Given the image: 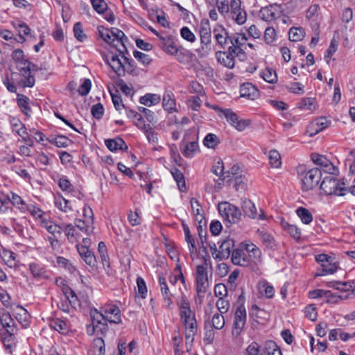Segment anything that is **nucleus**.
<instances>
[{
	"label": "nucleus",
	"mask_w": 355,
	"mask_h": 355,
	"mask_svg": "<svg viewBox=\"0 0 355 355\" xmlns=\"http://www.w3.org/2000/svg\"><path fill=\"white\" fill-rule=\"evenodd\" d=\"M180 320L184 330L185 344L187 351H190L198 327L195 312L191 310L190 302L185 295L177 300Z\"/></svg>",
	"instance_id": "nucleus-1"
},
{
	"label": "nucleus",
	"mask_w": 355,
	"mask_h": 355,
	"mask_svg": "<svg viewBox=\"0 0 355 355\" xmlns=\"http://www.w3.org/2000/svg\"><path fill=\"white\" fill-rule=\"evenodd\" d=\"M248 37L245 33H234L230 35V44L229 51L234 53L236 57L239 58L241 60H244L246 58L245 50L247 49Z\"/></svg>",
	"instance_id": "nucleus-2"
},
{
	"label": "nucleus",
	"mask_w": 355,
	"mask_h": 355,
	"mask_svg": "<svg viewBox=\"0 0 355 355\" xmlns=\"http://www.w3.org/2000/svg\"><path fill=\"white\" fill-rule=\"evenodd\" d=\"M320 189L327 195H336L342 196L345 195L347 189L345 187V182H339L332 176L325 177L321 184Z\"/></svg>",
	"instance_id": "nucleus-3"
},
{
	"label": "nucleus",
	"mask_w": 355,
	"mask_h": 355,
	"mask_svg": "<svg viewBox=\"0 0 355 355\" xmlns=\"http://www.w3.org/2000/svg\"><path fill=\"white\" fill-rule=\"evenodd\" d=\"M218 116L225 118L227 121L239 131H243L249 125L250 121L239 119L235 112L230 109L216 108Z\"/></svg>",
	"instance_id": "nucleus-4"
},
{
	"label": "nucleus",
	"mask_w": 355,
	"mask_h": 355,
	"mask_svg": "<svg viewBox=\"0 0 355 355\" xmlns=\"http://www.w3.org/2000/svg\"><path fill=\"white\" fill-rule=\"evenodd\" d=\"M196 291L198 296L206 293L209 284L207 274V263L204 262L196 266Z\"/></svg>",
	"instance_id": "nucleus-5"
},
{
	"label": "nucleus",
	"mask_w": 355,
	"mask_h": 355,
	"mask_svg": "<svg viewBox=\"0 0 355 355\" xmlns=\"http://www.w3.org/2000/svg\"><path fill=\"white\" fill-rule=\"evenodd\" d=\"M247 319L246 310L244 305H239L234 313V321L232 329V334L234 338H238L242 333Z\"/></svg>",
	"instance_id": "nucleus-6"
},
{
	"label": "nucleus",
	"mask_w": 355,
	"mask_h": 355,
	"mask_svg": "<svg viewBox=\"0 0 355 355\" xmlns=\"http://www.w3.org/2000/svg\"><path fill=\"white\" fill-rule=\"evenodd\" d=\"M321 179V171L318 168H313L302 174V189L309 191L316 187Z\"/></svg>",
	"instance_id": "nucleus-7"
},
{
	"label": "nucleus",
	"mask_w": 355,
	"mask_h": 355,
	"mask_svg": "<svg viewBox=\"0 0 355 355\" xmlns=\"http://www.w3.org/2000/svg\"><path fill=\"white\" fill-rule=\"evenodd\" d=\"M100 315L103 319L110 323L121 322V313L119 308L114 304L107 303L100 309Z\"/></svg>",
	"instance_id": "nucleus-8"
},
{
	"label": "nucleus",
	"mask_w": 355,
	"mask_h": 355,
	"mask_svg": "<svg viewBox=\"0 0 355 355\" xmlns=\"http://www.w3.org/2000/svg\"><path fill=\"white\" fill-rule=\"evenodd\" d=\"M218 209L221 216L232 223H236L241 216L239 209L227 202L219 203Z\"/></svg>",
	"instance_id": "nucleus-9"
},
{
	"label": "nucleus",
	"mask_w": 355,
	"mask_h": 355,
	"mask_svg": "<svg viewBox=\"0 0 355 355\" xmlns=\"http://www.w3.org/2000/svg\"><path fill=\"white\" fill-rule=\"evenodd\" d=\"M331 124V121L325 117H320L311 121L306 128V132L310 137H313Z\"/></svg>",
	"instance_id": "nucleus-10"
},
{
	"label": "nucleus",
	"mask_w": 355,
	"mask_h": 355,
	"mask_svg": "<svg viewBox=\"0 0 355 355\" xmlns=\"http://www.w3.org/2000/svg\"><path fill=\"white\" fill-rule=\"evenodd\" d=\"M242 207L245 214L252 218L262 220L268 219L263 209H260L258 213L255 205L250 200H243Z\"/></svg>",
	"instance_id": "nucleus-11"
},
{
	"label": "nucleus",
	"mask_w": 355,
	"mask_h": 355,
	"mask_svg": "<svg viewBox=\"0 0 355 355\" xmlns=\"http://www.w3.org/2000/svg\"><path fill=\"white\" fill-rule=\"evenodd\" d=\"M281 15L280 6L274 4L261 8L259 11V17L266 21H272Z\"/></svg>",
	"instance_id": "nucleus-12"
},
{
	"label": "nucleus",
	"mask_w": 355,
	"mask_h": 355,
	"mask_svg": "<svg viewBox=\"0 0 355 355\" xmlns=\"http://www.w3.org/2000/svg\"><path fill=\"white\" fill-rule=\"evenodd\" d=\"M218 243H220L218 253L216 254L215 258L220 260L228 259L230 256L232 248L234 247V240L227 239L223 240L221 242L219 241Z\"/></svg>",
	"instance_id": "nucleus-13"
},
{
	"label": "nucleus",
	"mask_w": 355,
	"mask_h": 355,
	"mask_svg": "<svg viewBox=\"0 0 355 355\" xmlns=\"http://www.w3.org/2000/svg\"><path fill=\"white\" fill-rule=\"evenodd\" d=\"M215 55L218 62L221 65L229 69L234 68L235 65L234 53L228 50L227 51H216Z\"/></svg>",
	"instance_id": "nucleus-14"
},
{
	"label": "nucleus",
	"mask_w": 355,
	"mask_h": 355,
	"mask_svg": "<svg viewBox=\"0 0 355 355\" xmlns=\"http://www.w3.org/2000/svg\"><path fill=\"white\" fill-rule=\"evenodd\" d=\"M114 31L116 33V35L113 39L110 45L114 47L121 54H125L127 53V49L125 44L128 41V38L122 31L118 28H114Z\"/></svg>",
	"instance_id": "nucleus-15"
},
{
	"label": "nucleus",
	"mask_w": 355,
	"mask_h": 355,
	"mask_svg": "<svg viewBox=\"0 0 355 355\" xmlns=\"http://www.w3.org/2000/svg\"><path fill=\"white\" fill-rule=\"evenodd\" d=\"M35 65L28 61H25L23 67H20L19 71L24 76V87H32L35 85V78L31 74V70H34Z\"/></svg>",
	"instance_id": "nucleus-16"
},
{
	"label": "nucleus",
	"mask_w": 355,
	"mask_h": 355,
	"mask_svg": "<svg viewBox=\"0 0 355 355\" xmlns=\"http://www.w3.org/2000/svg\"><path fill=\"white\" fill-rule=\"evenodd\" d=\"M231 260L233 264L241 266H248L251 263L246 252L241 249L232 250Z\"/></svg>",
	"instance_id": "nucleus-17"
},
{
	"label": "nucleus",
	"mask_w": 355,
	"mask_h": 355,
	"mask_svg": "<svg viewBox=\"0 0 355 355\" xmlns=\"http://www.w3.org/2000/svg\"><path fill=\"white\" fill-rule=\"evenodd\" d=\"M76 248L79 255L84 260L86 264L92 267H94L96 265V257L87 246L78 244L76 245Z\"/></svg>",
	"instance_id": "nucleus-18"
},
{
	"label": "nucleus",
	"mask_w": 355,
	"mask_h": 355,
	"mask_svg": "<svg viewBox=\"0 0 355 355\" xmlns=\"http://www.w3.org/2000/svg\"><path fill=\"white\" fill-rule=\"evenodd\" d=\"M213 33L217 44L222 48H225L228 41H230V35L227 31L223 26H219L214 28Z\"/></svg>",
	"instance_id": "nucleus-19"
},
{
	"label": "nucleus",
	"mask_w": 355,
	"mask_h": 355,
	"mask_svg": "<svg viewBox=\"0 0 355 355\" xmlns=\"http://www.w3.org/2000/svg\"><path fill=\"white\" fill-rule=\"evenodd\" d=\"M159 284L161 293L167 306L171 309L173 305V294L169 291L166 279L163 277H159Z\"/></svg>",
	"instance_id": "nucleus-20"
},
{
	"label": "nucleus",
	"mask_w": 355,
	"mask_h": 355,
	"mask_svg": "<svg viewBox=\"0 0 355 355\" xmlns=\"http://www.w3.org/2000/svg\"><path fill=\"white\" fill-rule=\"evenodd\" d=\"M338 266L334 259L331 258L327 261V263L322 264V266L318 270L315 276H324L327 275L334 274L338 270Z\"/></svg>",
	"instance_id": "nucleus-21"
},
{
	"label": "nucleus",
	"mask_w": 355,
	"mask_h": 355,
	"mask_svg": "<svg viewBox=\"0 0 355 355\" xmlns=\"http://www.w3.org/2000/svg\"><path fill=\"white\" fill-rule=\"evenodd\" d=\"M213 50L211 40H200V46L195 51L198 56L202 58L209 56Z\"/></svg>",
	"instance_id": "nucleus-22"
},
{
	"label": "nucleus",
	"mask_w": 355,
	"mask_h": 355,
	"mask_svg": "<svg viewBox=\"0 0 355 355\" xmlns=\"http://www.w3.org/2000/svg\"><path fill=\"white\" fill-rule=\"evenodd\" d=\"M1 325L6 329V334H15L17 332L15 322L8 313L1 314Z\"/></svg>",
	"instance_id": "nucleus-23"
},
{
	"label": "nucleus",
	"mask_w": 355,
	"mask_h": 355,
	"mask_svg": "<svg viewBox=\"0 0 355 355\" xmlns=\"http://www.w3.org/2000/svg\"><path fill=\"white\" fill-rule=\"evenodd\" d=\"M159 40L162 49L167 53L175 56L180 49L176 46L173 40L169 37H160Z\"/></svg>",
	"instance_id": "nucleus-24"
},
{
	"label": "nucleus",
	"mask_w": 355,
	"mask_h": 355,
	"mask_svg": "<svg viewBox=\"0 0 355 355\" xmlns=\"http://www.w3.org/2000/svg\"><path fill=\"white\" fill-rule=\"evenodd\" d=\"M42 227L45 228L49 233L52 234L55 237H60L62 234L63 227H61L51 220L46 219H42V224L40 225Z\"/></svg>",
	"instance_id": "nucleus-25"
},
{
	"label": "nucleus",
	"mask_w": 355,
	"mask_h": 355,
	"mask_svg": "<svg viewBox=\"0 0 355 355\" xmlns=\"http://www.w3.org/2000/svg\"><path fill=\"white\" fill-rule=\"evenodd\" d=\"M62 232H64L69 242L71 243L78 241V240L82 237V236L78 232L76 227L72 224L64 225Z\"/></svg>",
	"instance_id": "nucleus-26"
},
{
	"label": "nucleus",
	"mask_w": 355,
	"mask_h": 355,
	"mask_svg": "<svg viewBox=\"0 0 355 355\" xmlns=\"http://www.w3.org/2000/svg\"><path fill=\"white\" fill-rule=\"evenodd\" d=\"M9 200L12 205L17 209L21 213L28 212V205L19 195L12 193L11 196L8 197Z\"/></svg>",
	"instance_id": "nucleus-27"
},
{
	"label": "nucleus",
	"mask_w": 355,
	"mask_h": 355,
	"mask_svg": "<svg viewBox=\"0 0 355 355\" xmlns=\"http://www.w3.org/2000/svg\"><path fill=\"white\" fill-rule=\"evenodd\" d=\"M107 148L114 152L118 150H127L128 146L123 139L119 137L115 139H106L105 141Z\"/></svg>",
	"instance_id": "nucleus-28"
},
{
	"label": "nucleus",
	"mask_w": 355,
	"mask_h": 355,
	"mask_svg": "<svg viewBox=\"0 0 355 355\" xmlns=\"http://www.w3.org/2000/svg\"><path fill=\"white\" fill-rule=\"evenodd\" d=\"M29 270L35 279H47L49 277L46 268L42 264L31 263L29 264Z\"/></svg>",
	"instance_id": "nucleus-29"
},
{
	"label": "nucleus",
	"mask_w": 355,
	"mask_h": 355,
	"mask_svg": "<svg viewBox=\"0 0 355 355\" xmlns=\"http://www.w3.org/2000/svg\"><path fill=\"white\" fill-rule=\"evenodd\" d=\"M115 28H112V29L107 28L103 26H98L97 27V32L98 36L103 40L107 44H111L113 39L116 35V33L114 31Z\"/></svg>",
	"instance_id": "nucleus-30"
},
{
	"label": "nucleus",
	"mask_w": 355,
	"mask_h": 355,
	"mask_svg": "<svg viewBox=\"0 0 355 355\" xmlns=\"http://www.w3.org/2000/svg\"><path fill=\"white\" fill-rule=\"evenodd\" d=\"M244 250L248 257L250 258V261L256 262L261 257V250L252 243H245Z\"/></svg>",
	"instance_id": "nucleus-31"
},
{
	"label": "nucleus",
	"mask_w": 355,
	"mask_h": 355,
	"mask_svg": "<svg viewBox=\"0 0 355 355\" xmlns=\"http://www.w3.org/2000/svg\"><path fill=\"white\" fill-rule=\"evenodd\" d=\"M105 347L104 340L101 338H97L94 340L88 355H105Z\"/></svg>",
	"instance_id": "nucleus-32"
},
{
	"label": "nucleus",
	"mask_w": 355,
	"mask_h": 355,
	"mask_svg": "<svg viewBox=\"0 0 355 355\" xmlns=\"http://www.w3.org/2000/svg\"><path fill=\"white\" fill-rule=\"evenodd\" d=\"M259 293L266 298H272L275 295V289L272 285L266 281L258 283Z\"/></svg>",
	"instance_id": "nucleus-33"
},
{
	"label": "nucleus",
	"mask_w": 355,
	"mask_h": 355,
	"mask_svg": "<svg viewBox=\"0 0 355 355\" xmlns=\"http://www.w3.org/2000/svg\"><path fill=\"white\" fill-rule=\"evenodd\" d=\"M241 96L254 98L258 94L257 88L251 83H243L240 87Z\"/></svg>",
	"instance_id": "nucleus-34"
},
{
	"label": "nucleus",
	"mask_w": 355,
	"mask_h": 355,
	"mask_svg": "<svg viewBox=\"0 0 355 355\" xmlns=\"http://www.w3.org/2000/svg\"><path fill=\"white\" fill-rule=\"evenodd\" d=\"M200 40H211V31L208 19H202L199 27Z\"/></svg>",
	"instance_id": "nucleus-35"
},
{
	"label": "nucleus",
	"mask_w": 355,
	"mask_h": 355,
	"mask_svg": "<svg viewBox=\"0 0 355 355\" xmlns=\"http://www.w3.org/2000/svg\"><path fill=\"white\" fill-rule=\"evenodd\" d=\"M162 105L164 109L170 113L176 111L175 100L171 93H165L164 94Z\"/></svg>",
	"instance_id": "nucleus-36"
},
{
	"label": "nucleus",
	"mask_w": 355,
	"mask_h": 355,
	"mask_svg": "<svg viewBox=\"0 0 355 355\" xmlns=\"http://www.w3.org/2000/svg\"><path fill=\"white\" fill-rule=\"evenodd\" d=\"M1 257L8 266L10 268L17 266L16 255L13 252L3 249L1 252Z\"/></svg>",
	"instance_id": "nucleus-37"
},
{
	"label": "nucleus",
	"mask_w": 355,
	"mask_h": 355,
	"mask_svg": "<svg viewBox=\"0 0 355 355\" xmlns=\"http://www.w3.org/2000/svg\"><path fill=\"white\" fill-rule=\"evenodd\" d=\"M107 62L113 71L119 76L124 73L123 65L118 55H112L110 60L107 59Z\"/></svg>",
	"instance_id": "nucleus-38"
},
{
	"label": "nucleus",
	"mask_w": 355,
	"mask_h": 355,
	"mask_svg": "<svg viewBox=\"0 0 355 355\" xmlns=\"http://www.w3.org/2000/svg\"><path fill=\"white\" fill-rule=\"evenodd\" d=\"M257 234L266 247L272 248L275 245L273 237L264 230H258Z\"/></svg>",
	"instance_id": "nucleus-39"
},
{
	"label": "nucleus",
	"mask_w": 355,
	"mask_h": 355,
	"mask_svg": "<svg viewBox=\"0 0 355 355\" xmlns=\"http://www.w3.org/2000/svg\"><path fill=\"white\" fill-rule=\"evenodd\" d=\"M281 225L294 239L299 240L300 239L301 232L295 225L289 224L285 220L281 222Z\"/></svg>",
	"instance_id": "nucleus-40"
},
{
	"label": "nucleus",
	"mask_w": 355,
	"mask_h": 355,
	"mask_svg": "<svg viewBox=\"0 0 355 355\" xmlns=\"http://www.w3.org/2000/svg\"><path fill=\"white\" fill-rule=\"evenodd\" d=\"M160 101V96L155 94H146L141 96L139 99L140 103L150 107L153 105H157Z\"/></svg>",
	"instance_id": "nucleus-41"
},
{
	"label": "nucleus",
	"mask_w": 355,
	"mask_h": 355,
	"mask_svg": "<svg viewBox=\"0 0 355 355\" xmlns=\"http://www.w3.org/2000/svg\"><path fill=\"white\" fill-rule=\"evenodd\" d=\"M50 327L62 334H67L69 331V326L67 323L59 318H55L51 320L50 322Z\"/></svg>",
	"instance_id": "nucleus-42"
},
{
	"label": "nucleus",
	"mask_w": 355,
	"mask_h": 355,
	"mask_svg": "<svg viewBox=\"0 0 355 355\" xmlns=\"http://www.w3.org/2000/svg\"><path fill=\"white\" fill-rule=\"evenodd\" d=\"M190 204L191 209L193 210V213L196 216V220L201 222L203 219L204 211L200 205L198 200L196 198H192L190 200Z\"/></svg>",
	"instance_id": "nucleus-43"
},
{
	"label": "nucleus",
	"mask_w": 355,
	"mask_h": 355,
	"mask_svg": "<svg viewBox=\"0 0 355 355\" xmlns=\"http://www.w3.org/2000/svg\"><path fill=\"white\" fill-rule=\"evenodd\" d=\"M179 280L182 284H185V279L182 272L181 266L180 264H177L174 268L173 273L169 277V282L172 285H175Z\"/></svg>",
	"instance_id": "nucleus-44"
},
{
	"label": "nucleus",
	"mask_w": 355,
	"mask_h": 355,
	"mask_svg": "<svg viewBox=\"0 0 355 355\" xmlns=\"http://www.w3.org/2000/svg\"><path fill=\"white\" fill-rule=\"evenodd\" d=\"M55 205L58 209L65 213L73 209L70 202L62 196H58L55 198Z\"/></svg>",
	"instance_id": "nucleus-45"
},
{
	"label": "nucleus",
	"mask_w": 355,
	"mask_h": 355,
	"mask_svg": "<svg viewBox=\"0 0 355 355\" xmlns=\"http://www.w3.org/2000/svg\"><path fill=\"white\" fill-rule=\"evenodd\" d=\"M10 122L12 131L16 132L19 136L27 135L26 127L18 119L12 118L10 119Z\"/></svg>",
	"instance_id": "nucleus-46"
},
{
	"label": "nucleus",
	"mask_w": 355,
	"mask_h": 355,
	"mask_svg": "<svg viewBox=\"0 0 355 355\" xmlns=\"http://www.w3.org/2000/svg\"><path fill=\"white\" fill-rule=\"evenodd\" d=\"M17 104L21 112L26 115H29L31 111L29 107V98L23 94H17Z\"/></svg>",
	"instance_id": "nucleus-47"
},
{
	"label": "nucleus",
	"mask_w": 355,
	"mask_h": 355,
	"mask_svg": "<svg viewBox=\"0 0 355 355\" xmlns=\"http://www.w3.org/2000/svg\"><path fill=\"white\" fill-rule=\"evenodd\" d=\"M112 101L114 104L115 109L121 114L125 106L123 103L121 97L119 94V92L116 89L114 92L110 91Z\"/></svg>",
	"instance_id": "nucleus-48"
},
{
	"label": "nucleus",
	"mask_w": 355,
	"mask_h": 355,
	"mask_svg": "<svg viewBox=\"0 0 355 355\" xmlns=\"http://www.w3.org/2000/svg\"><path fill=\"white\" fill-rule=\"evenodd\" d=\"M305 35L302 28L292 27L289 31V40L293 42L301 41Z\"/></svg>",
	"instance_id": "nucleus-49"
},
{
	"label": "nucleus",
	"mask_w": 355,
	"mask_h": 355,
	"mask_svg": "<svg viewBox=\"0 0 355 355\" xmlns=\"http://www.w3.org/2000/svg\"><path fill=\"white\" fill-rule=\"evenodd\" d=\"M298 217L304 224H309L313 220L311 213L306 208L300 207L296 210Z\"/></svg>",
	"instance_id": "nucleus-50"
},
{
	"label": "nucleus",
	"mask_w": 355,
	"mask_h": 355,
	"mask_svg": "<svg viewBox=\"0 0 355 355\" xmlns=\"http://www.w3.org/2000/svg\"><path fill=\"white\" fill-rule=\"evenodd\" d=\"M220 143V139L216 135L209 133L203 139V144L209 148H215Z\"/></svg>",
	"instance_id": "nucleus-51"
},
{
	"label": "nucleus",
	"mask_w": 355,
	"mask_h": 355,
	"mask_svg": "<svg viewBox=\"0 0 355 355\" xmlns=\"http://www.w3.org/2000/svg\"><path fill=\"white\" fill-rule=\"evenodd\" d=\"M247 355H266L265 349H262L260 345L257 342L251 343L246 348Z\"/></svg>",
	"instance_id": "nucleus-52"
},
{
	"label": "nucleus",
	"mask_w": 355,
	"mask_h": 355,
	"mask_svg": "<svg viewBox=\"0 0 355 355\" xmlns=\"http://www.w3.org/2000/svg\"><path fill=\"white\" fill-rule=\"evenodd\" d=\"M265 352L266 355H282L277 345L272 340H268L266 342Z\"/></svg>",
	"instance_id": "nucleus-53"
},
{
	"label": "nucleus",
	"mask_w": 355,
	"mask_h": 355,
	"mask_svg": "<svg viewBox=\"0 0 355 355\" xmlns=\"http://www.w3.org/2000/svg\"><path fill=\"white\" fill-rule=\"evenodd\" d=\"M316 102L313 98H303L299 103V108L312 111L315 109Z\"/></svg>",
	"instance_id": "nucleus-54"
},
{
	"label": "nucleus",
	"mask_w": 355,
	"mask_h": 355,
	"mask_svg": "<svg viewBox=\"0 0 355 355\" xmlns=\"http://www.w3.org/2000/svg\"><path fill=\"white\" fill-rule=\"evenodd\" d=\"M175 56L180 62L182 64H187L190 62L192 54L189 51L181 48Z\"/></svg>",
	"instance_id": "nucleus-55"
},
{
	"label": "nucleus",
	"mask_w": 355,
	"mask_h": 355,
	"mask_svg": "<svg viewBox=\"0 0 355 355\" xmlns=\"http://www.w3.org/2000/svg\"><path fill=\"white\" fill-rule=\"evenodd\" d=\"M261 76L263 79L269 83H275L277 81V76L276 72L270 68H266L261 72Z\"/></svg>",
	"instance_id": "nucleus-56"
},
{
	"label": "nucleus",
	"mask_w": 355,
	"mask_h": 355,
	"mask_svg": "<svg viewBox=\"0 0 355 355\" xmlns=\"http://www.w3.org/2000/svg\"><path fill=\"white\" fill-rule=\"evenodd\" d=\"M86 220H83L81 219H78L75 220V227L76 229L81 231L86 235H89L93 232V227L90 226L89 225L87 224Z\"/></svg>",
	"instance_id": "nucleus-57"
},
{
	"label": "nucleus",
	"mask_w": 355,
	"mask_h": 355,
	"mask_svg": "<svg viewBox=\"0 0 355 355\" xmlns=\"http://www.w3.org/2000/svg\"><path fill=\"white\" fill-rule=\"evenodd\" d=\"M198 150V144L196 141L188 143L184 148L183 155L187 158H191Z\"/></svg>",
	"instance_id": "nucleus-58"
},
{
	"label": "nucleus",
	"mask_w": 355,
	"mask_h": 355,
	"mask_svg": "<svg viewBox=\"0 0 355 355\" xmlns=\"http://www.w3.org/2000/svg\"><path fill=\"white\" fill-rule=\"evenodd\" d=\"M269 161L272 167L278 168L282 165L280 154L276 150H271L269 153Z\"/></svg>",
	"instance_id": "nucleus-59"
},
{
	"label": "nucleus",
	"mask_w": 355,
	"mask_h": 355,
	"mask_svg": "<svg viewBox=\"0 0 355 355\" xmlns=\"http://www.w3.org/2000/svg\"><path fill=\"white\" fill-rule=\"evenodd\" d=\"M223 313H216L213 315L211 319L212 327L216 329L220 330L225 326V318Z\"/></svg>",
	"instance_id": "nucleus-60"
},
{
	"label": "nucleus",
	"mask_w": 355,
	"mask_h": 355,
	"mask_svg": "<svg viewBox=\"0 0 355 355\" xmlns=\"http://www.w3.org/2000/svg\"><path fill=\"white\" fill-rule=\"evenodd\" d=\"M28 212H30V214L37 220H40V225L42 224V219L44 218V212L40 209L39 207H35L33 205H29Z\"/></svg>",
	"instance_id": "nucleus-61"
},
{
	"label": "nucleus",
	"mask_w": 355,
	"mask_h": 355,
	"mask_svg": "<svg viewBox=\"0 0 355 355\" xmlns=\"http://www.w3.org/2000/svg\"><path fill=\"white\" fill-rule=\"evenodd\" d=\"M231 17L239 25L243 24L247 19L246 12L243 9H240L235 13H230Z\"/></svg>",
	"instance_id": "nucleus-62"
},
{
	"label": "nucleus",
	"mask_w": 355,
	"mask_h": 355,
	"mask_svg": "<svg viewBox=\"0 0 355 355\" xmlns=\"http://www.w3.org/2000/svg\"><path fill=\"white\" fill-rule=\"evenodd\" d=\"M288 91L295 94H304V86L298 82H292L286 85V86Z\"/></svg>",
	"instance_id": "nucleus-63"
},
{
	"label": "nucleus",
	"mask_w": 355,
	"mask_h": 355,
	"mask_svg": "<svg viewBox=\"0 0 355 355\" xmlns=\"http://www.w3.org/2000/svg\"><path fill=\"white\" fill-rule=\"evenodd\" d=\"M73 33L75 37L80 42H83L86 40L87 35L84 33L82 27V24L80 22H77L73 26Z\"/></svg>",
	"instance_id": "nucleus-64"
}]
</instances>
